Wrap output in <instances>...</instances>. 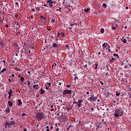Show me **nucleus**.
<instances>
[{
	"mask_svg": "<svg viewBox=\"0 0 131 131\" xmlns=\"http://www.w3.org/2000/svg\"><path fill=\"white\" fill-rule=\"evenodd\" d=\"M69 47V46H68V45H66V49H69L68 48Z\"/></svg>",
	"mask_w": 131,
	"mask_h": 131,
	"instance_id": "obj_44",
	"label": "nucleus"
},
{
	"mask_svg": "<svg viewBox=\"0 0 131 131\" xmlns=\"http://www.w3.org/2000/svg\"><path fill=\"white\" fill-rule=\"evenodd\" d=\"M25 115H26V114H25V113H23V114H21V116H25Z\"/></svg>",
	"mask_w": 131,
	"mask_h": 131,
	"instance_id": "obj_50",
	"label": "nucleus"
},
{
	"mask_svg": "<svg viewBox=\"0 0 131 131\" xmlns=\"http://www.w3.org/2000/svg\"><path fill=\"white\" fill-rule=\"evenodd\" d=\"M81 103H82V100L81 99L78 100L77 102V105H78V107H79V108L81 107Z\"/></svg>",
	"mask_w": 131,
	"mask_h": 131,
	"instance_id": "obj_8",
	"label": "nucleus"
},
{
	"mask_svg": "<svg viewBox=\"0 0 131 131\" xmlns=\"http://www.w3.org/2000/svg\"><path fill=\"white\" fill-rule=\"evenodd\" d=\"M119 95H120V93H118V92H117V93L116 94V96H117V97H118V96H119Z\"/></svg>",
	"mask_w": 131,
	"mask_h": 131,
	"instance_id": "obj_37",
	"label": "nucleus"
},
{
	"mask_svg": "<svg viewBox=\"0 0 131 131\" xmlns=\"http://www.w3.org/2000/svg\"><path fill=\"white\" fill-rule=\"evenodd\" d=\"M46 89L49 90V87L47 85L46 86Z\"/></svg>",
	"mask_w": 131,
	"mask_h": 131,
	"instance_id": "obj_53",
	"label": "nucleus"
},
{
	"mask_svg": "<svg viewBox=\"0 0 131 131\" xmlns=\"http://www.w3.org/2000/svg\"><path fill=\"white\" fill-rule=\"evenodd\" d=\"M10 125H11V122H6L5 124V126L10 127Z\"/></svg>",
	"mask_w": 131,
	"mask_h": 131,
	"instance_id": "obj_12",
	"label": "nucleus"
},
{
	"mask_svg": "<svg viewBox=\"0 0 131 131\" xmlns=\"http://www.w3.org/2000/svg\"><path fill=\"white\" fill-rule=\"evenodd\" d=\"M105 96H106L107 97H108V96H110V93H109V92H106L105 94Z\"/></svg>",
	"mask_w": 131,
	"mask_h": 131,
	"instance_id": "obj_29",
	"label": "nucleus"
},
{
	"mask_svg": "<svg viewBox=\"0 0 131 131\" xmlns=\"http://www.w3.org/2000/svg\"><path fill=\"white\" fill-rule=\"evenodd\" d=\"M45 94V91H43V90H40V95H42Z\"/></svg>",
	"mask_w": 131,
	"mask_h": 131,
	"instance_id": "obj_26",
	"label": "nucleus"
},
{
	"mask_svg": "<svg viewBox=\"0 0 131 131\" xmlns=\"http://www.w3.org/2000/svg\"><path fill=\"white\" fill-rule=\"evenodd\" d=\"M51 22H52V23H55V19H52L51 20Z\"/></svg>",
	"mask_w": 131,
	"mask_h": 131,
	"instance_id": "obj_46",
	"label": "nucleus"
},
{
	"mask_svg": "<svg viewBox=\"0 0 131 131\" xmlns=\"http://www.w3.org/2000/svg\"><path fill=\"white\" fill-rule=\"evenodd\" d=\"M100 83L101 84V85H104V83L103 82V81H100Z\"/></svg>",
	"mask_w": 131,
	"mask_h": 131,
	"instance_id": "obj_42",
	"label": "nucleus"
},
{
	"mask_svg": "<svg viewBox=\"0 0 131 131\" xmlns=\"http://www.w3.org/2000/svg\"><path fill=\"white\" fill-rule=\"evenodd\" d=\"M54 5H56V2H51V3H50L49 4H48V6H49L50 8H52Z\"/></svg>",
	"mask_w": 131,
	"mask_h": 131,
	"instance_id": "obj_10",
	"label": "nucleus"
},
{
	"mask_svg": "<svg viewBox=\"0 0 131 131\" xmlns=\"http://www.w3.org/2000/svg\"><path fill=\"white\" fill-rule=\"evenodd\" d=\"M112 29L113 31H115V30H116V27L113 26Z\"/></svg>",
	"mask_w": 131,
	"mask_h": 131,
	"instance_id": "obj_21",
	"label": "nucleus"
},
{
	"mask_svg": "<svg viewBox=\"0 0 131 131\" xmlns=\"http://www.w3.org/2000/svg\"><path fill=\"white\" fill-rule=\"evenodd\" d=\"M27 82L28 83V85H30V84H31V82H30V81L27 80Z\"/></svg>",
	"mask_w": 131,
	"mask_h": 131,
	"instance_id": "obj_30",
	"label": "nucleus"
},
{
	"mask_svg": "<svg viewBox=\"0 0 131 131\" xmlns=\"http://www.w3.org/2000/svg\"><path fill=\"white\" fill-rule=\"evenodd\" d=\"M102 126H103V124H102V123H98L97 124V129H99V128H102Z\"/></svg>",
	"mask_w": 131,
	"mask_h": 131,
	"instance_id": "obj_11",
	"label": "nucleus"
},
{
	"mask_svg": "<svg viewBox=\"0 0 131 131\" xmlns=\"http://www.w3.org/2000/svg\"><path fill=\"white\" fill-rule=\"evenodd\" d=\"M43 7H47V8H49V4H44Z\"/></svg>",
	"mask_w": 131,
	"mask_h": 131,
	"instance_id": "obj_39",
	"label": "nucleus"
},
{
	"mask_svg": "<svg viewBox=\"0 0 131 131\" xmlns=\"http://www.w3.org/2000/svg\"><path fill=\"white\" fill-rule=\"evenodd\" d=\"M67 130H69V127H67Z\"/></svg>",
	"mask_w": 131,
	"mask_h": 131,
	"instance_id": "obj_63",
	"label": "nucleus"
},
{
	"mask_svg": "<svg viewBox=\"0 0 131 131\" xmlns=\"http://www.w3.org/2000/svg\"><path fill=\"white\" fill-rule=\"evenodd\" d=\"M70 95V94H71V90H64L63 92V95Z\"/></svg>",
	"mask_w": 131,
	"mask_h": 131,
	"instance_id": "obj_7",
	"label": "nucleus"
},
{
	"mask_svg": "<svg viewBox=\"0 0 131 131\" xmlns=\"http://www.w3.org/2000/svg\"><path fill=\"white\" fill-rule=\"evenodd\" d=\"M17 102H18V106H20L21 104H22V101H21V100L20 99H18V100H17Z\"/></svg>",
	"mask_w": 131,
	"mask_h": 131,
	"instance_id": "obj_14",
	"label": "nucleus"
},
{
	"mask_svg": "<svg viewBox=\"0 0 131 131\" xmlns=\"http://www.w3.org/2000/svg\"><path fill=\"white\" fill-rule=\"evenodd\" d=\"M130 67H131V64H129V67H128V66H125V68H129Z\"/></svg>",
	"mask_w": 131,
	"mask_h": 131,
	"instance_id": "obj_41",
	"label": "nucleus"
},
{
	"mask_svg": "<svg viewBox=\"0 0 131 131\" xmlns=\"http://www.w3.org/2000/svg\"><path fill=\"white\" fill-rule=\"evenodd\" d=\"M52 47L54 49H58V47H59V42L57 41H55L52 44Z\"/></svg>",
	"mask_w": 131,
	"mask_h": 131,
	"instance_id": "obj_4",
	"label": "nucleus"
},
{
	"mask_svg": "<svg viewBox=\"0 0 131 131\" xmlns=\"http://www.w3.org/2000/svg\"><path fill=\"white\" fill-rule=\"evenodd\" d=\"M4 17H3V18H0V22H3V20H4Z\"/></svg>",
	"mask_w": 131,
	"mask_h": 131,
	"instance_id": "obj_47",
	"label": "nucleus"
},
{
	"mask_svg": "<svg viewBox=\"0 0 131 131\" xmlns=\"http://www.w3.org/2000/svg\"><path fill=\"white\" fill-rule=\"evenodd\" d=\"M86 95H89L90 94V92H86Z\"/></svg>",
	"mask_w": 131,
	"mask_h": 131,
	"instance_id": "obj_59",
	"label": "nucleus"
},
{
	"mask_svg": "<svg viewBox=\"0 0 131 131\" xmlns=\"http://www.w3.org/2000/svg\"><path fill=\"white\" fill-rule=\"evenodd\" d=\"M33 89H36V90H37V88H38V85L37 84H35L33 86Z\"/></svg>",
	"mask_w": 131,
	"mask_h": 131,
	"instance_id": "obj_20",
	"label": "nucleus"
},
{
	"mask_svg": "<svg viewBox=\"0 0 131 131\" xmlns=\"http://www.w3.org/2000/svg\"><path fill=\"white\" fill-rule=\"evenodd\" d=\"M73 103V104H77V102L76 101H74Z\"/></svg>",
	"mask_w": 131,
	"mask_h": 131,
	"instance_id": "obj_57",
	"label": "nucleus"
},
{
	"mask_svg": "<svg viewBox=\"0 0 131 131\" xmlns=\"http://www.w3.org/2000/svg\"><path fill=\"white\" fill-rule=\"evenodd\" d=\"M52 2L53 1L52 0H48L47 3L48 4H51V3H52Z\"/></svg>",
	"mask_w": 131,
	"mask_h": 131,
	"instance_id": "obj_32",
	"label": "nucleus"
},
{
	"mask_svg": "<svg viewBox=\"0 0 131 131\" xmlns=\"http://www.w3.org/2000/svg\"><path fill=\"white\" fill-rule=\"evenodd\" d=\"M29 107H30V105H29V104H26V107H25V109H28V108H29Z\"/></svg>",
	"mask_w": 131,
	"mask_h": 131,
	"instance_id": "obj_25",
	"label": "nucleus"
},
{
	"mask_svg": "<svg viewBox=\"0 0 131 131\" xmlns=\"http://www.w3.org/2000/svg\"><path fill=\"white\" fill-rule=\"evenodd\" d=\"M74 79L75 80H76V79H78V78H77V77H75Z\"/></svg>",
	"mask_w": 131,
	"mask_h": 131,
	"instance_id": "obj_54",
	"label": "nucleus"
},
{
	"mask_svg": "<svg viewBox=\"0 0 131 131\" xmlns=\"http://www.w3.org/2000/svg\"><path fill=\"white\" fill-rule=\"evenodd\" d=\"M12 94H13V90L10 89L9 91L8 92V95H9L8 99H11V98L12 97H12L14 96L13 95H12Z\"/></svg>",
	"mask_w": 131,
	"mask_h": 131,
	"instance_id": "obj_6",
	"label": "nucleus"
},
{
	"mask_svg": "<svg viewBox=\"0 0 131 131\" xmlns=\"http://www.w3.org/2000/svg\"><path fill=\"white\" fill-rule=\"evenodd\" d=\"M62 84V83H61V82H59V83H58V85H61Z\"/></svg>",
	"mask_w": 131,
	"mask_h": 131,
	"instance_id": "obj_62",
	"label": "nucleus"
},
{
	"mask_svg": "<svg viewBox=\"0 0 131 131\" xmlns=\"http://www.w3.org/2000/svg\"><path fill=\"white\" fill-rule=\"evenodd\" d=\"M83 67L84 68H86L88 67V62L85 61L83 64Z\"/></svg>",
	"mask_w": 131,
	"mask_h": 131,
	"instance_id": "obj_16",
	"label": "nucleus"
},
{
	"mask_svg": "<svg viewBox=\"0 0 131 131\" xmlns=\"http://www.w3.org/2000/svg\"><path fill=\"white\" fill-rule=\"evenodd\" d=\"M68 11H69V12H71V9L68 8Z\"/></svg>",
	"mask_w": 131,
	"mask_h": 131,
	"instance_id": "obj_52",
	"label": "nucleus"
},
{
	"mask_svg": "<svg viewBox=\"0 0 131 131\" xmlns=\"http://www.w3.org/2000/svg\"><path fill=\"white\" fill-rule=\"evenodd\" d=\"M10 111H11V107L7 108L6 110V112H7V113H10Z\"/></svg>",
	"mask_w": 131,
	"mask_h": 131,
	"instance_id": "obj_18",
	"label": "nucleus"
},
{
	"mask_svg": "<svg viewBox=\"0 0 131 131\" xmlns=\"http://www.w3.org/2000/svg\"><path fill=\"white\" fill-rule=\"evenodd\" d=\"M8 104L9 107H13V102H12L11 101H8Z\"/></svg>",
	"mask_w": 131,
	"mask_h": 131,
	"instance_id": "obj_13",
	"label": "nucleus"
},
{
	"mask_svg": "<svg viewBox=\"0 0 131 131\" xmlns=\"http://www.w3.org/2000/svg\"><path fill=\"white\" fill-rule=\"evenodd\" d=\"M95 69H98V63L95 64Z\"/></svg>",
	"mask_w": 131,
	"mask_h": 131,
	"instance_id": "obj_40",
	"label": "nucleus"
},
{
	"mask_svg": "<svg viewBox=\"0 0 131 131\" xmlns=\"http://www.w3.org/2000/svg\"><path fill=\"white\" fill-rule=\"evenodd\" d=\"M20 81L24 82V78L23 77H20Z\"/></svg>",
	"mask_w": 131,
	"mask_h": 131,
	"instance_id": "obj_24",
	"label": "nucleus"
},
{
	"mask_svg": "<svg viewBox=\"0 0 131 131\" xmlns=\"http://www.w3.org/2000/svg\"><path fill=\"white\" fill-rule=\"evenodd\" d=\"M54 66H55V67L57 66V63H54Z\"/></svg>",
	"mask_w": 131,
	"mask_h": 131,
	"instance_id": "obj_55",
	"label": "nucleus"
},
{
	"mask_svg": "<svg viewBox=\"0 0 131 131\" xmlns=\"http://www.w3.org/2000/svg\"><path fill=\"white\" fill-rule=\"evenodd\" d=\"M35 116L38 121H40V120L45 119V115H43V113L41 112L37 113L35 114Z\"/></svg>",
	"mask_w": 131,
	"mask_h": 131,
	"instance_id": "obj_2",
	"label": "nucleus"
},
{
	"mask_svg": "<svg viewBox=\"0 0 131 131\" xmlns=\"http://www.w3.org/2000/svg\"><path fill=\"white\" fill-rule=\"evenodd\" d=\"M125 9H126V10H128V7H127V6L126 7H125Z\"/></svg>",
	"mask_w": 131,
	"mask_h": 131,
	"instance_id": "obj_61",
	"label": "nucleus"
},
{
	"mask_svg": "<svg viewBox=\"0 0 131 131\" xmlns=\"http://www.w3.org/2000/svg\"><path fill=\"white\" fill-rule=\"evenodd\" d=\"M36 9L37 11H40V9H39V8H38V7H37L36 8Z\"/></svg>",
	"mask_w": 131,
	"mask_h": 131,
	"instance_id": "obj_45",
	"label": "nucleus"
},
{
	"mask_svg": "<svg viewBox=\"0 0 131 131\" xmlns=\"http://www.w3.org/2000/svg\"><path fill=\"white\" fill-rule=\"evenodd\" d=\"M40 20H41L43 24H46L47 22V18L41 15L40 17Z\"/></svg>",
	"mask_w": 131,
	"mask_h": 131,
	"instance_id": "obj_5",
	"label": "nucleus"
},
{
	"mask_svg": "<svg viewBox=\"0 0 131 131\" xmlns=\"http://www.w3.org/2000/svg\"><path fill=\"white\" fill-rule=\"evenodd\" d=\"M122 41H123L124 43H126V42H127V40L126 39H124Z\"/></svg>",
	"mask_w": 131,
	"mask_h": 131,
	"instance_id": "obj_28",
	"label": "nucleus"
},
{
	"mask_svg": "<svg viewBox=\"0 0 131 131\" xmlns=\"http://www.w3.org/2000/svg\"><path fill=\"white\" fill-rule=\"evenodd\" d=\"M33 18H34V16L33 15H31V16L29 17V20L33 21Z\"/></svg>",
	"mask_w": 131,
	"mask_h": 131,
	"instance_id": "obj_17",
	"label": "nucleus"
},
{
	"mask_svg": "<svg viewBox=\"0 0 131 131\" xmlns=\"http://www.w3.org/2000/svg\"><path fill=\"white\" fill-rule=\"evenodd\" d=\"M102 47L103 48H108V49H110V46L108 45V43L105 42L102 45Z\"/></svg>",
	"mask_w": 131,
	"mask_h": 131,
	"instance_id": "obj_9",
	"label": "nucleus"
},
{
	"mask_svg": "<svg viewBox=\"0 0 131 131\" xmlns=\"http://www.w3.org/2000/svg\"><path fill=\"white\" fill-rule=\"evenodd\" d=\"M110 72L108 71V69L107 70V73H106V76H108L110 74Z\"/></svg>",
	"mask_w": 131,
	"mask_h": 131,
	"instance_id": "obj_33",
	"label": "nucleus"
},
{
	"mask_svg": "<svg viewBox=\"0 0 131 131\" xmlns=\"http://www.w3.org/2000/svg\"><path fill=\"white\" fill-rule=\"evenodd\" d=\"M47 84L49 86H51V83L48 82V83H47Z\"/></svg>",
	"mask_w": 131,
	"mask_h": 131,
	"instance_id": "obj_49",
	"label": "nucleus"
},
{
	"mask_svg": "<svg viewBox=\"0 0 131 131\" xmlns=\"http://www.w3.org/2000/svg\"><path fill=\"white\" fill-rule=\"evenodd\" d=\"M6 70H7V69H3V70L1 71L2 73H4V72H5V71H6Z\"/></svg>",
	"mask_w": 131,
	"mask_h": 131,
	"instance_id": "obj_34",
	"label": "nucleus"
},
{
	"mask_svg": "<svg viewBox=\"0 0 131 131\" xmlns=\"http://www.w3.org/2000/svg\"><path fill=\"white\" fill-rule=\"evenodd\" d=\"M102 6L103 8H107V5L106 4H103Z\"/></svg>",
	"mask_w": 131,
	"mask_h": 131,
	"instance_id": "obj_35",
	"label": "nucleus"
},
{
	"mask_svg": "<svg viewBox=\"0 0 131 131\" xmlns=\"http://www.w3.org/2000/svg\"><path fill=\"white\" fill-rule=\"evenodd\" d=\"M6 27L7 28H9V26L8 25H6Z\"/></svg>",
	"mask_w": 131,
	"mask_h": 131,
	"instance_id": "obj_60",
	"label": "nucleus"
},
{
	"mask_svg": "<svg viewBox=\"0 0 131 131\" xmlns=\"http://www.w3.org/2000/svg\"><path fill=\"white\" fill-rule=\"evenodd\" d=\"M90 11V9L89 8H87L85 10H84V11H85L86 13H88V12Z\"/></svg>",
	"mask_w": 131,
	"mask_h": 131,
	"instance_id": "obj_27",
	"label": "nucleus"
},
{
	"mask_svg": "<svg viewBox=\"0 0 131 131\" xmlns=\"http://www.w3.org/2000/svg\"><path fill=\"white\" fill-rule=\"evenodd\" d=\"M102 122H103V124H105V125H107V124H108V122H107V121H104V119H102Z\"/></svg>",
	"mask_w": 131,
	"mask_h": 131,
	"instance_id": "obj_15",
	"label": "nucleus"
},
{
	"mask_svg": "<svg viewBox=\"0 0 131 131\" xmlns=\"http://www.w3.org/2000/svg\"><path fill=\"white\" fill-rule=\"evenodd\" d=\"M19 3L18 2L15 3V6H17V7H19Z\"/></svg>",
	"mask_w": 131,
	"mask_h": 131,
	"instance_id": "obj_43",
	"label": "nucleus"
},
{
	"mask_svg": "<svg viewBox=\"0 0 131 131\" xmlns=\"http://www.w3.org/2000/svg\"><path fill=\"white\" fill-rule=\"evenodd\" d=\"M2 16H3L2 14V12H0V19H2Z\"/></svg>",
	"mask_w": 131,
	"mask_h": 131,
	"instance_id": "obj_48",
	"label": "nucleus"
},
{
	"mask_svg": "<svg viewBox=\"0 0 131 131\" xmlns=\"http://www.w3.org/2000/svg\"><path fill=\"white\" fill-rule=\"evenodd\" d=\"M4 46V42H0V47H3Z\"/></svg>",
	"mask_w": 131,
	"mask_h": 131,
	"instance_id": "obj_38",
	"label": "nucleus"
},
{
	"mask_svg": "<svg viewBox=\"0 0 131 131\" xmlns=\"http://www.w3.org/2000/svg\"><path fill=\"white\" fill-rule=\"evenodd\" d=\"M100 32L102 34L104 33V32H105V30L103 28L101 29H100Z\"/></svg>",
	"mask_w": 131,
	"mask_h": 131,
	"instance_id": "obj_19",
	"label": "nucleus"
},
{
	"mask_svg": "<svg viewBox=\"0 0 131 131\" xmlns=\"http://www.w3.org/2000/svg\"><path fill=\"white\" fill-rule=\"evenodd\" d=\"M71 25L72 27L74 26V25H75V26H77V24H72Z\"/></svg>",
	"mask_w": 131,
	"mask_h": 131,
	"instance_id": "obj_36",
	"label": "nucleus"
},
{
	"mask_svg": "<svg viewBox=\"0 0 131 131\" xmlns=\"http://www.w3.org/2000/svg\"><path fill=\"white\" fill-rule=\"evenodd\" d=\"M123 116V111L119 110L118 108L115 111L114 116H115V117H119V116Z\"/></svg>",
	"mask_w": 131,
	"mask_h": 131,
	"instance_id": "obj_1",
	"label": "nucleus"
},
{
	"mask_svg": "<svg viewBox=\"0 0 131 131\" xmlns=\"http://www.w3.org/2000/svg\"><path fill=\"white\" fill-rule=\"evenodd\" d=\"M11 77H15V74H11Z\"/></svg>",
	"mask_w": 131,
	"mask_h": 131,
	"instance_id": "obj_51",
	"label": "nucleus"
},
{
	"mask_svg": "<svg viewBox=\"0 0 131 131\" xmlns=\"http://www.w3.org/2000/svg\"><path fill=\"white\" fill-rule=\"evenodd\" d=\"M88 100L90 101V102H96L97 101V97L95 96L94 95H90Z\"/></svg>",
	"mask_w": 131,
	"mask_h": 131,
	"instance_id": "obj_3",
	"label": "nucleus"
},
{
	"mask_svg": "<svg viewBox=\"0 0 131 131\" xmlns=\"http://www.w3.org/2000/svg\"><path fill=\"white\" fill-rule=\"evenodd\" d=\"M114 61H115V59L112 57L111 59L110 60V62H114Z\"/></svg>",
	"mask_w": 131,
	"mask_h": 131,
	"instance_id": "obj_23",
	"label": "nucleus"
},
{
	"mask_svg": "<svg viewBox=\"0 0 131 131\" xmlns=\"http://www.w3.org/2000/svg\"><path fill=\"white\" fill-rule=\"evenodd\" d=\"M11 125H13V124H15V121H11L10 122Z\"/></svg>",
	"mask_w": 131,
	"mask_h": 131,
	"instance_id": "obj_31",
	"label": "nucleus"
},
{
	"mask_svg": "<svg viewBox=\"0 0 131 131\" xmlns=\"http://www.w3.org/2000/svg\"><path fill=\"white\" fill-rule=\"evenodd\" d=\"M114 56L115 57H117V58L118 59H119V55H118V54H116L114 53Z\"/></svg>",
	"mask_w": 131,
	"mask_h": 131,
	"instance_id": "obj_22",
	"label": "nucleus"
},
{
	"mask_svg": "<svg viewBox=\"0 0 131 131\" xmlns=\"http://www.w3.org/2000/svg\"><path fill=\"white\" fill-rule=\"evenodd\" d=\"M32 12H35V9H32Z\"/></svg>",
	"mask_w": 131,
	"mask_h": 131,
	"instance_id": "obj_56",
	"label": "nucleus"
},
{
	"mask_svg": "<svg viewBox=\"0 0 131 131\" xmlns=\"http://www.w3.org/2000/svg\"><path fill=\"white\" fill-rule=\"evenodd\" d=\"M129 98H130L131 99V94H129Z\"/></svg>",
	"mask_w": 131,
	"mask_h": 131,
	"instance_id": "obj_64",
	"label": "nucleus"
},
{
	"mask_svg": "<svg viewBox=\"0 0 131 131\" xmlns=\"http://www.w3.org/2000/svg\"><path fill=\"white\" fill-rule=\"evenodd\" d=\"M1 14H2V16H3V15H5V12H1Z\"/></svg>",
	"mask_w": 131,
	"mask_h": 131,
	"instance_id": "obj_58",
	"label": "nucleus"
}]
</instances>
